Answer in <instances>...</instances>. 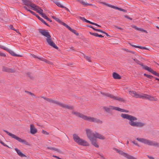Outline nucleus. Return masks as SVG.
I'll list each match as a JSON object with an SVG mask.
<instances>
[{
    "label": "nucleus",
    "instance_id": "obj_1",
    "mask_svg": "<svg viewBox=\"0 0 159 159\" xmlns=\"http://www.w3.org/2000/svg\"><path fill=\"white\" fill-rule=\"evenodd\" d=\"M120 116L123 118L129 120V125L133 127L138 128H142L146 125V124L143 122L136 121L137 118L134 116L128 114L122 113Z\"/></svg>",
    "mask_w": 159,
    "mask_h": 159
},
{
    "label": "nucleus",
    "instance_id": "obj_2",
    "mask_svg": "<svg viewBox=\"0 0 159 159\" xmlns=\"http://www.w3.org/2000/svg\"><path fill=\"white\" fill-rule=\"evenodd\" d=\"M72 114L75 115L77 117L82 118V119L85 120L98 124H102L103 123L102 121L99 119L90 116H87L80 112H76L74 111H73L72 112Z\"/></svg>",
    "mask_w": 159,
    "mask_h": 159
},
{
    "label": "nucleus",
    "instance_id": "obj_3",
    "mask_svg": "<svg viewBox=\"0 0 159 159\" xmlns=\"http://www.w3.org/2000/svg\"><path fill=\"white\" fill-rule=\"evenodd\" d=\"M39 32L42 35L47 38L46 41L49 45L56 49H58V48L51 39V36L48 30L40 29Z\"/></svg>",
    "mask_w": 159,
    "mask_h": 159
},
{
    "label": "nucleus",
    "instance_id": "obj_4",
    "mask_svg": "<svg viewBox=\"0 0 159 159\" xmlns=\"http://www.w3.org/2000/svg\"><path fill=\"white\" fill-rule=\"evenodd\" d=\"M129 93L133 97L135 98H145L146 99H148L149 100L153 101H155L154 98L152 97L151 96L149 95L144 94L143 95H140L136 93L135 91H132L129 92Z\"/></svg>",
    "mask_w": 159,
    "mask_h": 159
},
{
    "label": "nucleus",
    "instance_id": "obj_5",
    "mask_svg": "<svg viewBox=\"0 0 159 159\" xmlns=\"http://www.w3.org/2000/svg\"><path fill=\"white\" fill-rule=\"evenodd\" d=\"M73 137L74 141L78 145L84 146H89V143L87 141L82 139L80 138L76 134H73Z\"/></svg>",
    "mask_w": 159,
    "mask_h": 159
},
{
    "label": "nucleus",
    "instance_id": "obj_6",
    "mask_svg": "<svg viewBox=\"0 0 159 159\" xmlns=\"http://www.w3.org/2000/svg\"><path fill=\"white\" fill-rule=\"evenodd\" d=\"M136 139L139 141L148 145L159 147V143L157 142L151 141L148 139L141 138H137Z\"/></svg>",
    "mask_w": 159,
    "mask_h": 159
},
{
    "label": "nucleus",
    "instance_id": "obj_7",
    "mask_svg": "<svg viewBox=\"0 0 159 159\" xmlns=\"http://www.w3.org/2000/svg\"><path fill=\"white\" fill-rule=\"evenodd\" d=\"M4 131L5 132L7 133V134L8 135L11 136V138L16 140L20 142L25 144L26 145H28V143L26 141L22 139L21 138L19 137H18L16 136L14 134L9 132L7 131L4 130Z\"/></svg>",
    "mask_w": 159,
    "mask_h": 159
},
{
    "label": "nucleus",
    "instance_id": "obj_8",
    "mask_svg": "<svg viewBox=\"0 0 159 159\" xmlns=\"http://www.w3.org/2000/svg\"><path fill=\"white\" fill-rule=\"evenodd\" d=\"M101 93L104 96H107L116 100L120 102H124V100L123 98L119 97L114 96L113 94L109 93H105L103 92H101Z\"/></svg>",
    "mask_w": 159,
    "mask_h": 159
},
{
    "label": "nucleus",
    "instance_id": "obj_9",
    "mask_svg": "<svg viewBox=\"0 0 159 159\" xmlns=\"http://www.w3.org/2000/svg\"><path fill=\"white\" fill-rule=\"evenodd\" d=\"M113 150L116 151L120 154L122 155L128 159H137L136 158L133 157V156H131L127 153H125L122 151L120 150L114 148H113Z\"/></svg>",
    "mask_w": 159,
    "mask_h": 159
},
{
    "label": "nucleus",
    "instance_id": "obj_10",
    "mask_svg": "<svg viewBox=\"0 0 159 159\" xmlns=\"http://www.w3.org/2000/svg\"><path fill=\"white\" fill-rule=\"evenodd\" d=\"M86 132L88 138L90 140L93 139L95 136V133L92 132V130L89 129H86Z\"/></svg>",
    "mask_w": 159,
    "mask_h": 159
},
{
    "label": "nucleus",
    "instance_id": "obj_11",
    "mask_svg": "<svg viewBox=\"0 0 159 159\" xmlns=\"http://www.w3.org/2000/svg\"><path fill=\"white\" fill-rule=\"evenodd\" d=\"M101 3H102L103 4L106 5L109 7H111L112 8L115 9H116L117 10H118L120 11H123V12H127L126 10L119 8V7H116L112 5H110V4H108L106 3H105V2H101Z\"/></svg>",
    "mask_w": 159,
    "mask_h": 159
},
{
    "label": "nucleus",
    "instance_id": "obj_12",
    "mask_svg": "<svg viewBox=\"0 0 159 159\" xmlns=\"http://www.w3.org/2000/svg\"><path fill=\"white\" fill-rule=\"evenodd\" d=\"M41 98H43L45 100H46L47 101L51 102V103H52L55 104L59 106V104H60V102L57 101L56 100H53L51 98H47L45 97H43V96H41Z\"/></svg>",
    "mask_w": 159,
    "mask_h": 159
},
{
    "label": "nucleus",
    "instance_id": "obj_13",
    "mask_svg": "<svg viewBox=\"0 0 159 159\" xmlns=\"http://www.w3.org/2000/svg\"><path fill=\"white\" fill-rule=\"evenodd\" d=\"M59 104V106L62 107L64 108L70 110H73L74 109V107L70 105H66L61 102Z\"/></svg>",
    "mask_w": 159,
    "mask_h": 159
},
{
    "label": "nucleus",
    "instance_id": "obj_14",
    "mask_svg": "<svg viewBox=\"0 0 159 159\" xmlns=\"http://www.w3.org/2000/svg\"><path fill=\"white\" fill-rule=\"evenodd\" d=\"M2 71L8 73H14L15 72L14 69L4 66H2Z\"/></svg>",
    "mask_w": 159,
    "mask_h": 159
},
{
    "label": "nucleus",
    "instance_id": "obj_15",
    "mask_svg": "<svg viewBox=\"0 0 159 159\" xmlns=\"http://www.w3.org/2000/svg\"><path fill=\"white\" fill-rule=\"evenodd\" d=\"M144 69L150 72L155 76H156L157 75V73L154 71L151 68H150L147 66H145L144 67Z\"/></svg>",
    "mask_w": 159,
    "mask_h": 159
},
{
    "label": "nucleus",
    "instance_id": "obj_16",
    "mask_svg": "<svg viewBox=\"0 0 159 159\" xmlns=\"http://www.w3.org/2000/svg\"><path fill=\"white\" fill-rule=\"evenodd\" d=\"M37 130L33 125H30V132L32 134H34L37 132Z\"/></svg>",
    "mask_w": 159,
    "mask_h": 159
},
{
    "label": "nucleus",
    "instance_id": "obj_17",
    "mask_svg": "<svg viewBox=\"0 0 159 159\" xmlns=\"http://www.w3.org/2000/svg\"><path fill=\"white\" fill-rule=\"evenodd\" d=\"M116 108H117V107L112 106H110L109 107H103V108L105 111H106L107 112L109 113L110 109H112L116 110Z\"/></svg>",
    "mask_w": 159,
    "mask_h": 159
},
{
    "label": "nucleus",
    "instance_id": "obj_18",
    "mask_svg": "<svg viewBox=\"0 0 159 159\" xmlns=\"http://www.w3.org/2000/svg\"><path fill=\"white\" fill-rule=\"evenodd\" d=\"M6 51L8 52L11 55L13 56L18 57H22V56L20 55L16 54L13 51L7 48Z\"/></svg>",
    "mask_w": 159,
    "mask_h": 159
},
{
    "label": "nucleus",
    "instance_id": "obj_19",
    "mask_svg": "<svg viewBox=\"0 0 159 159\" xmlns=\"http://www.w3.org/2000/svg\"><path fill=\"white\" fill-rule=\"evenodd\" d=\"M65 26L69 30L74 33L77 36L79 35V33L76 31L75 30L72 29L67 24H65Z\"/></svg>",
    "mask_w": 159,
    "mask_h": 159
},
{
    "label": "nucleus",
    "instance_id": "obj_20",
    "mask_svg": "<svg viewBox=\"0 0 159 159\" xmlns=\"http://www.w3.org/2000/svg\"><path fill=\"white\" fill-rule=\"evenodd\" d=\"M94 137L98 138L101 139H104L105 138L102 134H98L96 132L95 133Z\"/></svg>",
    "mask_w": 159,
    "mask_h": 159
},
{
    "label": "nucleus",
    "instance_id": "obj_21",
    "mask_svg": "<svg viewBox=\"0 0 159 159\" xmlns=\"http://www.w3.org/2000/svg\"><path fill=\"white\" fill-rule=\"evenodd\" d=\"M15 151L21 157H26V156L22 153L20 151V150H19L17 148H15Z\"/></svg>",
    "mask_w": 159,
    "mask_h": 159
},
{
    "label": "nucleus",
    "instance_id": "obj_22",
    "mask_svg": "<svg viewBox=\"0 0 159 159\" xmlns=\"http://www.w3.org/2000/svg\"><path fill=\"white\" fill-rule=\"evenodd\" d=\"M113 78L115 79H120L121 77L120 75L116 72H114L112 74Z\"/></svg>",
    "mask_w": 159,
    "mask_h": 159
},
{
    "label": "nucleus",
    "instance_id": "obj_23",
    "mask_svg": "<svg viewBox=\"0 0 159 159\" xmlns=\"http://www.w3.org/2000/svg\"><path fill=\"white\" fill-rule=\"evenodd\" d=\"M92 144L95 147H97V148H98L99 146L98 145L96 141V139H94V138L93 139H91L90 140Z\"/></svg>",
    "mask_w": 159,
    "mask_h": 159
},
{
    "label": "nucleus",
    "instance_id": "obj_24",
    "mask_svg": "<svg viewBox=\"0 0 159 159\" xmlns=\"http://www.w3.org/2000/svg\"><path fill=\"white\" fill-rule=\"evenodd\" d=\"M34 11H36L37 12L39 13L41 16L42 15H43V14H44L43 13V10L39 6H38L35 9V10Z\"/></svg>",
    "mask_w": 159,
    "mask_h": 159
},
{
    "label": "nucleus",
    "instance_id": "obj_25",
    "mask_svg": "<svg viewBox=\"0 0 159 159\" xmlns=\"http://www.w3.org/2000/svg\"><path fill=\"white\" fill-rule=\"evenodd\" d=\"M52 18L55 20L56 21L58 22L59 23L61 24V25H63V26H65V25L66 24L65 23L62 22L58 18H56L55 16H52Z\"/></svg>",
    "mask_w": 159,
    "mask_h": 159
},
{
    "label": "nucleus",
    "instance_id": "obj_26",
    "mask_svg": "<svg viewBox=\"0 0 159 159\" xmlns=\"http://www.w3.org/2000/svg\"><path fill=\"white\" fill-rule=\"evenodd\" d=\"M22 2L25 5L28 7L30 6L32 2L31 1L29 0H23Z\"/></svg>",
    "mask_w": 159,
    "mask_h": 159
},
{
    "label": "nucleus",
    "instance_id": "obj_27",
    "mask_svg": "<svg viewBox=\"0 0 159 159\" xmlns=\"http://www.w3.org/2000/svg\"><path fill=\"white\" fill-rule=\"evenodd\" d=\"M133 60L136 63L139 65H140L142 66L143 69H144V67L145 66H144L143 63L140 62V61L139 60H137V59H134Z\"/></svg>",
    "mask_w": 159,
    "mask_h": 159
},
{
    "label": "nucleus",
    "instance_id": "obj_28",
    "mask_svg": "<svg viewBox=\"0 0 159 159\" xmlns=\"http://www.w3.org/2000/svg\"><path fill=\"white\" fill-rule=\"evenodd\" d=\"M80 20H82L83 21H85L87 23H89L90 24L93 25V22H91L90 21L86 20L84 17H80Z\"/></svg>",
    "mask_w": 159,
    "mask_h": 159
},
{
    "label": "nucleus",
    "instance_id": "obj_29",
    "mask_svg": "<svg viewBox=\"0 0 159 159\" xmlns=\"http://www.w3.org/2000/svg\"><path fill=\"white\" fill-rule=\"evenodd\" d=\"M39 59L41 61H43L45 62L46 63H47L48 64H52V62H51L48 61L46 59H45L43 57L39 58Z\"/></svg>",
    "mask_w": 159,
    "mask_h": 159
},
{
    "label": "nucleus",
    "instance_id": "obj_30",
    "mask_svg": "<svg viewBox=\"0 0 159 159\" xmlns=\"http://www.w3.org/2000/svg\"><path fill=\"white\" fill-rule=\"evenodd\" d=\"M47 149H50L52 150H54L55 151H57L59 152H61V151L60 150L56 148H54L52 147H48L47 148Z\"/></svg>",
    "mask_w": 159,
    "mask_h": 159
},
{
    "label": "nucleus",
    "instance_id": "obj_31",
    "mask_svg": "<svg viewBox=\"0 0 159 159\" xmlns=\"http://www.w3.org/2000/svg\"><path fill=\"white\" fill-rule=\"evenodd\" d=\"M116 108V110H117V111H121L122 112H125L127 113L128 112V111L127 110H125L123 109H121L119 107H117V108Z\"/></svg>",
    "mask_w": 159,
    "mask_h": 159
},
{
    "label": "nucleus",
    "instance_id": "obj_32",
    "mask_svg": "<svg viewBox=\"0 0 159 159\" xmlns=\"http://www.w3.org/2000/svg\"><path fill=\"white\" fill-rule=\"evenodd\" d=\"M54 3L58 7L63 8L64 6L62 5L60 2L58 1H55Z\"/></svg>",
    "mask_w": 159,
    "mask_h": 159
},
{
    "label": "nucleus",
    "instance_id": "obj_33",
    "mask_svg": "<svg viewBox=\"0 0 159 159\" xmlns=\"http://www.w3.org/2000/svg\"><path fill=\"white\" fill-rule=\"evenodd\" d=\"M38 6L35 5V4L31 2L30 7H31L33 9L34 11L35 10V9Z\"/></svg>",
    "mask_w": 159,
    "mask_h": 159
},
{
    "label": "nucleus",
    "instance_id": "obj_34",
    "mask_svg": "<svg viewBox=\"0 0 159 159\" xmlns=\"http://www.w3.org/2000/svg\"><path fill=\"white\" fill-rule=\"evenodd\" d=\"M42 16L50 22H51L52 21V20L49 19L47 16H46L45 14L44 13L43 14V15H42Z\"/></svg>",
    "mask_w": 159,
    "mask_h": 159
},
{
    "label": "nucleus",
    "instance_id": "obj_35",
    "mask_svg": "<svg viewBox=\"0 0 159 159\" xmlns=\"http://www.w3.org/2000/svg\"><path fill=\"white\" fill-rule=\"evenodd\" d=\"M144 75L146 77L149 79H151L153 77V76H152V75L147 74H144Z\"/></svg>",
    "mask_w": 159,
    "mask_h": 159
},
{
    "label": "nucleus",
    "instance_id": "obj_36",
    "mask_svg": "<svg viewBox=\"0 0 159 159\" xmlns=\"http://www.w3.org/2000/svg\"><path fill=\"white\" fill-rule=\"evenodd\" d=\"M25 92L26 93L28 94H29L31 95L32 96L34 97L35 96V95H34L33 93L31 92H29V91H25Z\"/></svg>",
    "mask_w": 159,
    "mask_h": 159
},
{
    "label": "nucleus",
    "instance_id": "obj_37",
    "mask_svg": "<svg viewBox=\"0 0 159 159\" xmlns=\"http://www.w3.org/2000/svg\"><path fill=\"white\" fill-rule=\"evenodd\" d=\"M138 30L142 32H145L146 33H148L147 31L146 30H143V29H142L141 28H139Z\"/></svg>",
    "mask_w": 159,
    "mask_h": 159
},
{
    "label": "nucleus",
    "instance_id": "obj_38",
    "mask_svg": "<svg viewBox=\"0 0 159 159\" xmlns=\"http://www.w3.org/2000/svg\"><path fill=\"white\" fill-rule=\"evenodd\" d=\"M36 17L38 18L40 20L42 23H43V22L44 21V20L41 17H40V16H39L38 15H37V16H36Z\"/></svg>",
    "mask_w": 159,
    "mask_h": 159
},
{
    "label": "nucleus",
    "instance_id": "obj_39",
    "mask_svg": "<svg viewBox=\"0 0 159 159\" xmlns=\"http://www.w3.org/2000/svg\"><path fill=\"white\" fill-rule=\"evenodd\" d=\"M89 33L90 34L92 35H93L95 37H98V34L97 33H93L90 32Z\"/></svg>",
    "mask_w": 159,
    "mask_h": 159
},
{
    "label": "nucleus",
    "instance_id": "obj_40",
    "mask_svg": "<svg viewBox=\"0 0 159 159\" xmlns=\"http://www.w3.org/2000/svg\"><path fill=\"white\" fill-rule=\"evenodd\" d=\"M27 75L31 79H33V77L31 75V74L30 73H27Z\"/></svg>",
    "mask_w": 159,
    "mask_h": 159
},
{
    "label": "nucleus",
    "instance_id": "obj_41",
    "mask_svg": "<svg viewBox=\"0 0 159 159\" xmlns=\"http://www.w3.org/2000/svg\"><path fill=\"white\" fill-rule=\"evenodd\" d=\"M77 1L79 2L81 4H82L84 6V4H85V2L81 0H76Z\"/></svg>",
    "mask_w": 159,
    "mask_h": 159
},
{
    "label": "nucleus",
    "instance_id": "obj_42",
    "mask_svg": "<svg viewBox=\"0 0 159 159\" xmlns=\"http://www.w3.org/2000/svg\"><path fill=\"white\" fill-rule=\"evenodd\" d=\"M84 57L88 61L90 62L91 61V60L90 59V58L88 57L87 56H84Z\"/></svg>",
    "mask_w": 159,
    "mask_h": 159
},
{
    "label": "nucleus",
    "instance_id": "obj_43",
    "mask_svg": "<svg viewBox=\"0 0 159 159\" xmlns=\"http://www.w3.org/2000/svg\"><path fill=\"white\" fill-rule=\"evenodd\" d=\"M84 6H94L95 7L96 6L92 4H89L88 3H87V2H85V4H84Z\"/></svg>",
    "mask_w": 159,
    "mask_h": 159
},
{
    "label": "nucleus",
    "instance_id": "obj_44",
    "mask_svg": "<svg viewBox=\"0 0 159 159\" xmlns=\"http://www.w3.org/2000/svg\"><path fill=\"white\" fill-rule=\"evenodd\" d=\"M133 47L136 48H139L141 49H143V47L140 46H133Z\"/></svg>",
    "mask_w": 159,
    "mask_h": 159
},
{
    "label": "nucleus",
    "instance_id": "obj_45",
    "mask_svg": "<svg viewBox=\"0 0 159 159\" xmlns=\"http://www.w3.org/2000/svg\"><path fill=\"white\" fill-rule=\"evenodd\" d=\"M42 133H43V134H45L46 135L49 134V133L48 132H46V131H45L44 130H43L42 131Z\"/></svg>",
    "mask_w": 159,
    "mask_h": 159
},
{
    "label": "nucleus",
    "instance_id": "obj_46",
    "mask_svg": "<svg viewBox=\"0 0 159 159\" xmlns=\"http://www.w3.org/2000/svg\"><path fill=\"white\" fill-rule=\"evenodd\" d=\"M0 56L2 57H6V55L4 53H2L0 52Z\"/></svg>",
    "mask_w": 159,
    "mask_h": 159
},
{
    "label": "nucleus",
    "instance_id": "obj_47",
    "mask_svg": "<svg viewBox=\"0 0 159 159\" xmlns=\"http://www.w3.org/2000/svg\"><path fill=\"white\" fill-rule=\"evenodd\" d=\"M0 48H1L2 49L5 50H6V49L7 48L4 47V46L0 44Z\"/></svg>",
    "mask_w": 159,
    "mask_h": 159
},
{
    "label": "nucleus",
    "instance_id": "obj_48",
    "mask_svg": "<svg viewBox=\"0 0 159 159\" xmlns=\"http://www.w3.org/2000/svg\"><path fill=\"white\" fill-rule=\"evenodd\" d=\"M95 31H98V32H101L103 33H104V31H102L100 29H95Z\"/></svg>",
    "mask_w": 159,
    "mask_h": 159
},
{
    "label": "nucleus",
    "instance_id": "obj_49",
    "mask_svg": "<svg viewBox=\"0 0 159 159\" xmlns=\"http://www.w3.org/2000/svg\"><path fill=\"white\" fill-rule=\"evenodd\" d=\"M87 26L88 27H89L91 28L93 30H95L96 29L95 28H94L93 26H92V25H87Z\"/></svg>",
    "mask_w": 159,
    "mask_h": 159
},
{
    "label": "nucleus",
    "instance_id": "obj_50",
    "mask_svg": "<svg viewBox=\"0 0 159 159\" xmlns=\"http://www.w3.org/2000/svg\"><path fill=\"white\" fill-rule=\"evenodd\" d=\"M0 143L1 144H2V145L4 146L7 147V146L6 144L4 143L3 142H2V141H1L0 140Z\"/></svg>",
    "mask_w": 159,
    "mask_h": 159
},
{
    "label": "nucleus",
    "instance_id": "obj_51",
    "mask_svg": "<svg viewBox=\"0 0 159 159\" xmlns=\"http://www.w3.org/2000/svg\"><path fill=\"white\" fill-rule=\"evenodd\" d=\"M124 17L125 18H127V19H129L130 20H132V18H131L129 17V16H128L127 15L125 16Z\"/></svg>",
    "mask_w": 159,
    "mask_h": 159
},
{
    "label": "nucleus",
    "instance_id": "obj_52",
    "mask_svg": "<svg viewBox=\"0 0 159 159\" xmlns=\"http://www.w3.org/2000/svg\"><path fill=\"white\" fill-rule=\"evenodd\" d=\"M9 28L10 29L14 30H15V29H14V28L13 27V26L12 25H10L9 26Z\"/></svg>",
    "mask_w": 159,
    "mask_h": 159
},
{
    "label": "nucleus",
    "instance_id": "obj_53",
    "mask_svg": "<svg viewBox=\"0 0 159 159\" xmlns=\"http://www.w3.org/2000/svg\"><path fill=\"white\" fill-rule=\"evenodd\" d=\"M31 55L33 56V57H34V58H37L39 59V58H40V57H37L36 55H35L34 54H31Z\"/></svg>",
    "mask_w": 159,
    "mask_h": 159
},
{
    "label": "nucleus",
    "instance_id": "obj_54",
    "mask_svg": "<svg viewBox=\"0 0 159 159\" xmlns=\"http://www.w3.org/2000/svg\"><path fill=\"white\" fill-rule=\"evenodd\" d=\"M147 156L150 159H154V158L152 156H149V155H147Z\"/></svg>",
    "mask_w": 159,
    "mask_h": 159
},
{
    "label": "nucleus",
    "instance_id": "obj_55",
    "mask_svg": "<svg viewBox=\"0 0 159 159\" xmlns=\"http://www.w3.org/2000/svg\"><path fill=\"white\" fill-rule=\"evenodd\" d=\"M63 8H64V9H65L66 10H67L68 11H69V12H70V11H69V9L67 8V7H64H64H63Z\"/></svg>",
    "mask_w": 159,
    "mask_h": 159
},
{
    "label": "nucleus",
    "instance_id": "obj_56",
    "mask_svg": "<svg viewBox=\"0 0 159 159\" xmlns=\"http://www.w3.org/2000/svg\"><path fill=\"white\" fill-rule=\"evenodd\" d=\"M29 11L30 12L31 14H32L33 15H35V13L34 12H33L30 10H29Z\"/></svg>",
    "mask_w": 159,
    "mask_h": 159
},
{
    "label": "nucleus",
    "instance_id": "obj_57",
    "mask_svg": "<svg viewBox=\"0 0 159 159\" xmlns=\"http://www.w3.org/2000/svg\"><path fill=\"white\" fill-rule=\"evenodd\" d=\"M52 156L54 157H55V158H57V159H62L59 157H58L56 156L53 155V156Z\"/></svg>",
    "mask_w": 159,
    "mask_h": 159
},
{
    "label": "nucleus",
    "instance_id": "obj_58",
    "mask_svg": "<svg viewBox=\"0 0 159 159\" xmlns=\"http://www.w3.org/2000/svg\"><path fill=\"white\" fill-rule=\"evenodd\" d=\"M23 7L25 10H26L28 11H29V10H30L28 9L27 7L26 6H24Z\"/></svg>",
    "mask_w": 159,
    "mask_h": 159
},
{
    "label": "nucleus",
    "instance_id": "obj_59",
    "mask_svg": "<svg viewBox=\"0 0 159 159\" xmlns=\"http://www.w3.org/2000/svg\"><path fill=\"white\" fill-rule=\"evenodd\" d=\"M133 27L137 30H138V29L139 28H138L137 26H133Z\"/></svg>",
    "mask_w": 159,
    "mask_h": 159
},
{
    "label": "nucleus",
    "instance_id": "obj_60",
    "mask_svg": "<svg viewBox=\"0 0 159 159\" xmlns=\"http://www.w3.org/2000/svg\"><path fill=\"white\" fill-rule=\"evenodd\" d=\"M93 25H95L97 26L98 27H101V26H100V25H98L97 24L94 23H93Z\"/></svg>",
    "mask_w": 159,
    "mask_h": 159
},
{
    "label": "nucleus",
    "instance_id": "obj_61",
    "mask_svg": "<svg viewBox=\"0 0 159 159\" xmlns=\"http://www.w3.org/2000/svg\"><path fill=\"white\" fill-rule=\"evenodd\" d=\"M132 143H133L134 144H135V145H137V146H139V145L137 143H136L135 142V141H132Z\"/></svg>",
    "mask_w": 159,
    "mask_h": 159
},
{
    "label": "nucleus",
    "instance_id": "obj_62",
    "mask_svg": "<svg viewBox=\"0 0 159 159\" xmlns=\"http://www.w3.org/2000/svg\"><path fill=\"white\" fill-rule=\"evenodd\" d=\"M43 23H44V24H45L46 25L48 26H49L48 25V24L44 21L43 22Z\"/></svg>",
    "mask_w": 159,
    "mask_h": 159
},
{
    "label": "nucleus",
    "instance_id": "obj_63",
    "mask_svg": "<svg viewBox=\"0 0 159 159\" xmlns=\"http://www.w3.org/2000/svg\"><path fill=\"white\" fill-rule=\"evenodd\" d=\"M43 23H44V24H45L46 25L48 26H49L48 25V24L44 21L43 22Z\"/></svg>",
    "mask_w": 159,
    "mask_h": 159
},
{
    "label": "nucleus",
    "instance_id": "obj_64",
    "mask_svg": "<svg viewBox=\"0 0 159 159\" xmlns=\"http://www.w3.org/2000/svg\"><path fill=\"white\" fill-rule=\"evenodd\" d=\"M98 37H99L100 38H102L103 37V36L101 34H98Z\"/></svg>",
    "mask_w": 159,
    "mask_h": 159
}]
</instances>
